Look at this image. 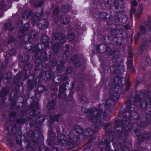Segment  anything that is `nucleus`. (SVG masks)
I'll list each match as a JSON object with an SVG mask.
<instances>
[{
	"instance_id": "1",
	"label": "nucleus",
	"mask_w": 151,
	"mask_h": 151,
	"mask_svg": "<svg viewBox=\"0 0 151 151\" xmlns=\"http://www.w3.org/2000/svg\"><path fill=\"white\" fill-rule=\"evenodd\" d=\"M70 17L67 14H65L62 16L60 18V21L62 23L66 24L70 22Z\"/></svg>"
},
{
	"instance_id": "2",
	"label": "nucleus",
	"mask_w": 151,
	"mask_h": 151,
	"mask_svg": "<svg viewBox=\"0 0 151 151\" xmlns=\"http://www.w3.org/2000/svg\"><path fill=\"white\" fill-rule=\"evenodd\" d=\"M58 139L59 141V144L63 141H65L66 139V138L65 136L62 134H59L58 136Z\"/></svg>"
},
{
	"instance_id": "3",
	"label": "nucleus",
	"mask_w": 151,
	"mask_h": 151,
	"mask_svg": "<svg viewBox=\"0 0 151 151\" xmlns=\"http://www.w3.org/2000/svg\"><path fill=\"white\" fill-rule=\"evenodd\" d=\"M59 40L61 43H63L66 40V37L64 35L61 34L59 37Z\"/></svg>"
},
{
	"instance_id": "4",
	"label": "nucleus",
	"mask_w": 151,
	"mask_h": 151,
	"mask_svg": "<svg viewBox=\"0 0 151 151\" xmlns=\"http://www.w3.org/2000/svg\"><path fill=\"white\" fill-rule=\"evenodd\" d=\"M55 106V103L54 101L50 102L47 105V107L50 109H52Z\"/></svg>"
},
{
	"instance_id": "5",
	"label": "nucleus",
	"mask_w": 151,
	"mask_h": 151,
	"mask_svg": "<svg viewBox=\"0 0 151 151\" xmlns=\"http://www.w3.org/2000/svg\"><path fill=\"white\" fill-rule=\"evenodd\" d=\"M75 36V35L73 33H70L68 35V38L70 40H72L74 39Z\"/></svg>"
},
{
	"instance_id": "6",
	"label": "nucleus",
	"mask_w": 151,
	"mask_h": 151,
	"mask_svg": "<svg viewBox=\"0 0 151 151\" xmlns=\"http://www.w3.org/2000/svg\"><path fill=\"white\" fill-rule=\"evenodd\" d=\"M65 89V86L64 85L61 86H60V92L61 93L64 92Z\"/></svg>"
},
{
	"instance_id": "7",
	"label": "nucleus",
	"mask_w": 151,
	"mask_h": 151,
	"mask_svg": "<svg viewBox=\"0 0 151 151\" xmlns=\"http://www.w3.org/2000/svg\"><path fill=\"white\" fill-rule=\"evenodd\" d=\"M138 4L137 1L134 0L132 2V5L134 6H136Z\"/></svg>"
},
{
	"instance_id": "8",
	"label": "nucleus",
	"mask_w": 151,
	"mask_h": 151,
	"mask_svg": "<svg viewBox=\"0 0 151 151\" xmlns=\"http://www.w3.org/2000/svg\"><path fill=\"white\" fill-rule=\"evenodd\" d=\"M150 136V134L149 133H147L146 134L143 136V137L145 139H147L149 138Z\"/></svg>"
},
{
	"instance_id": "9",
	"label": "nucleus",
	"mask_w": 151,
	"mask_h": 151,
	"mask_svg": "<svg viewBox=\"0 0 151 151\" xmlns=\"http://www.w3.org/2000/svg\"><path fill=\"white\" fill-rule=\"evenodd\" d=\"M98 116H94L92 119L91 120L93 121V122H97V118Z\"/></svg>"
},
{
	"instance_id": "10",
	"label": "nucleus",
	"mask_w": 151,
	"mask_h": 151,
	"mask_svg": "<svg viewBox=\"0 0 151 151\" xmlns=\"http://www.w3.org/2000/svg\"><path fill=\"white\" fill-rule=\"evenodd\" d=\"M60 115H57L55 116L53 119H52L53 120H55V121H58V118H59V117L60 116Z\"/></svg>"
},
{
	"instance_id": "11",
	"label": "nucleus",
	"mask_w": 151,
	"mask_h": 151,
	"mask_svg": "<svg viewBox=\"0 0 151 151\" xmlns=\"http://www.w3.org/2000/svg\"><path fill=\"white\" fill-rule=\"evenodd\" d=\"M58 12V8H56L54 11L53 12V15H54L57 14Z\"/></svg>"
},
{
	"instance_id": "12",
	"label": "nucleus",
	"mask_w": 151,
	"mask_h": 151,
	"mask_svg": "<svg viewBox=\"0 0 151 151\" xmlns=\"http://www.w3.org/2000/svg\"><path fill=\"white\" fill-rule=\"evenodd\" d=\"M130 126V125H129L128 126H126L125 127L124 130H126L127 131H129L130 130V129L129 127Z\"/></svg>"
},
{
	"instance_id": "13",
	"label": "nucleus",
	"mask_w": 151,
	"mask_h": 151,
	"mask_svg": "<svg viewBox=\"0 0 151 151\" xmlns=\"http://www.w3.org/2000/svg\"><path fill=\"white\" fill-rule=\"evenodd\" d=\"M42 21H43V22L44 23L43 24L46 27H47L48 26V22L45 20H43Z\"/></svg>"
},
{
	"instance_id": "14",
	"label": "nucleus",
	"mask_w": 151,
	"mask_h": 151,
	"mask_svg": "<svg viewBox=\"0 0 151 151\" xmlns=\"http://www.w3.org/2000/svg\"><path fill=\"white\" fill-rule=\"evenodd\" d=\"M135 133L137 136H139L140 135L141 133L139 131H138V132L136 131L135 132Z\"/></svg>"
},
{
	"instance_id": "15",
	"label": "nucleus",
	"mask_w": 151,
	"mask_h": 151,
	"mask_svg": "<svg viewBox=\"0 0 151 151\" xmlns=\"http://www.w3.org/2000/svg\"><path fill=\"white\" fill-rule=\"evenodd\" d=\"M43 3V1H41L40 2V3L38 4V5H37L36 4V6H41Z\"/></svg>"
},
{
	"instance_id": "16",
	"label": "nucleus",
	"mask_w": 151,
	"mask_h": 151,
	"mask_svg": "<svg viewBox=\"0 0 151 151\" xmlns=\"http://www.w3.org/2000/svg\"><path fill=\"white\" fill-rule=\"evenodd\" d=\"M30 24L29 23H27L24 26V27H27V28H29V27Z\"/></svg>"
},
{
	"instance_id": "17",
	"label": "nucleus",
	"mask_w": 151,
	"mask_h": 151,
	"mask_svg": "<svg viewBox=\"0 0 151 151\" xmlns=\"http://www.w3.org/2000/svg\"><path fill=\"white\" fill-rule=\"evenodd\" d=\"M68 10L66 8L64 7L63 8V9L62 10V11L63 12H68Z\"/></svg>"
},
{
	"instance_id": "18",
	"label": "nucleus",
	"mask_w": 151,
	"mask_h": 151,
	"mask_svg": "<svg viewBox=\"0 0 151 151\" xmlns=\"http://www.w3.org/2000/svg\"><path fill=\"white\" fill-rule=\"evenodd\" d=\"M130 28V27L127 25H126L124 27V28L127 29H129Z\"/></svg>"
},
{
	"instance_id": "19",
	"label": "nucleus",
	"mask_w": 151,
	"mask_h": 151,
	"mask_svg": "<svg viewBox=\"0 0 151 151\" xmlns=\"http://www.w3.org/2000/svg\"><path fill=\"white\" fill-rule=\"evenodd\" d=\"M11 52H13V53H12V54H14L16 53V50H15V49H12L11 50Z\"/></svg>"
},
{
	"instance_id": "20",
	"label": "nucleus",
	"mask_w": 151,
	"mask_h": 151,
	"mask_svg": "<svg viewBox=\"0 0 151 151\" xmlns=\"http://www.w3.org/2000/svg\"><path fill=\"white\" fill-rule=\"evenodd\" d=\"M104 14L103 13H100L99 14V17L100 18H101L102 19H103L104 18V17H101V16L103 15Z\"/></svg>"
},
{
	"instance_id": "21",
	"label": "nucleus",
	"mask_w": 151,
	"mask_h": 151,
	"mask_svg": "<svg viewBox=\"0 0 151 151\" xmlns=\"http://www.w3.org/2000/svg\"><path fill=\"white\" fill-rule=\"evenodd\" d=\"M78 57V56L77 55H75V56H73L72 57V60H74V58H77Z\"/></svg>"
},
{
	"instance_id": "22",
	"label": "nucleus",
	"mask_w": 151,
	"mask_h": 151,
	"mask_svg": "<svg viewBox=\"0 0 151 151\" xmlns=\"http://www.w3.org/2000/svg\"><path fill=\"white\" fill-rule=\"evenodd\" d=\"M124 130L123 129V131L122 132L121 135H122V134H127V132H124Z\"/></svg>"
},
{
	"instance_id": "23",
	"label": "nucleus",
	"mask_w": 151,
	"mask_h": 151,
	"mask_svg": "<svg viewBox=\"0 0 151 151\" xmlns=\"http://www.w3.org/2000/svg\"><path fill=\"white\" fill-rule=\"evenodd\" d=\"M124 18L125 19V22L122 21L123 23H125V22L127 21V18L126 17H125V16L124 17Z\"/></svg>"
},
{
	"instance_id": "24",
	"label": "nucleus",
	"mask_w": 151,
	"mask_h": 151,
	"mask_svg": "<svg viewBox=\"0 0 151 151\" xmlns=\"http://www.w3.org/2000/svg\"><path fill=\"white\" fill-rule=\"evenodd\" d=\"M140 11L141 12L143 10V7H142V6H140Z\"/></svg>"
},
{
	"instance_id": "25",
	"label": "nucleus",
	"mask_w": 151,
	"mask_h": 151,
	"mask_svg": "<svg viewBox=\"0 0 151 151\" xmlns=\"http://www.w3.org/2000/svg\"><path fill=\"white\" fill-rule=\"evenodd\" d=\"M44 37L46 39V40H47V42L48 40V37L47 36H45Z\"/></svg>"
},
{
	"instance_id": "26",
	"label": "nucleus",
	"mask_w": 151,
	"mask_h": 151,
	"mask_svg": "<svg viewBox=\"0 0 151 151\" xmlns=\"http://www.w3.org/2000/svg\"><path fill=\"white\" fill-rule=\"evenodd\" d=\"M69 45H67V46H66V48H69Z\"/></svg>"
},
{
	"instance_id": "27",
	"label": "nucleus",
	"mask_w": 151,
	"mask_h": 151,
	"mask_svg": "<svg viewBox=\"0 0 151 151\" xmlns=\"http://www.w3.org/2000/svg\"><path fill=\"white\" fill-rule=\"evenodd\" d=\"M55 47H54L53 50H54V52L56 53V52H55Z\"/></svg>"
},
{
	"instance_id": "28",
	"label": "nucleus",
	"mask_w": 151,
	"mask_h": 151,
	"mask_svg": "<svg viewBox=\"0 0 151 151\" xmlns=\"http://www.w3.org/2000/svg\"><path fill=\"white\" fill-rule=\"evenodd\" d=\"M59 50V48L58 47L57 48H56V50L57 51H58Z\"/></svg>"
},
{
	"instance_id": "29",
	"label": "nucleus",
	"mask_w": 151,
	"mask_h": 151,
	"mask_svg": "<svg viewBox=\"0 0 151 151\" xmlns=\"http://www.w3.org/2000/svg\"><path fill=\"white\" fill-rule=\"evenodd\" d=\"M129 149L128 148H127V150L126 151H129Z\"/></svg>"
},
{
	"instance_id": "30",
	"label": "nucleus",
	"mask_w": 151,
	"mask_h": 151,
	"mask_svg": "<svg viewBox=\"0 0 151 151\" xmlns=\"http://www.w3.org/2000/svg\"><path fill=\"white\" fill-rule=\"evenodd\" d=\"M76 65L77 66H79V65Z\"/></svg>"
},
{
	"instance_id": "31",
	"label": "nucleus",
	"mask_w": 151,
	"mask_h": 151,
	"mask_svg": "<svg viewBox=\"0 0 151 151\" xmlns=\"http://www.w3.org/2000/svg\"><path fill=\"white\" fill-rule=\"evenodd\" d=\"M83 108H82V111H83Z\"/></svg>"
}]
</instances>
